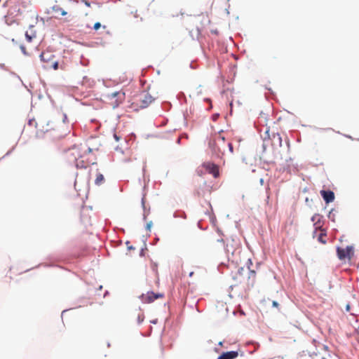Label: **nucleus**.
<instances>
[{
    "instance_id": "nucleus-1",
    "label": "nucleus",
    "mask_w": 359,
    "mask_h": 359,
    "mask_svg": "<svg viewBox=\"0 0 359 359\" xmlns=\"http://www.w3.org/2000/svg\"><path fill=\"white\" fill-rule=\"evenodd\" d=\"M91 151L92 149L86 145L74 146L68 151L69 160L74 161V164H76L78 168H86L88 165V161L86 157Z\"/></svg>"
},
{
    "instance_id": "nucleus-2",
    "label": "nucleus",
    "mask_w": 359,
    "mask_h": 359,
    "mask_svg": "<svg viewBox=\"0 0 359 359\" xmlns=\"http://www.w3.org/2000/svg\"><path fill=\"white\" fill-rule=\"evenodd\" d=\"M255 272L249 268H239L236 278L240 283H245L250 287H252L255 284Z\"/></svg>"
},
{
    "instance_id": "nucleus-3",
    "label": "nucleus",
    "mask_w": 359,
    "mask_h": 359,
    "mask_svg": "<svg viewBox=\"0 0 359 359\" xmlns=\"http://www.w3.org/2000/svg\"><path fill=\"white\" fill-rule=\"evenodd\" d=\"M41 60L43 62V67L47 69H53L57 70L59 69V62L55 58L53 53L46 51L41 54Z\"/></svg>"
},
{
    "instance_id": "nucleus-4",
    "label": "nucleus",
    "mask_w": 359,
    "mask_h": 359,
    "mask_svg": "<svg viewBox=\"0 0 359 359\" xmlns=\"http://www.w3.org/2000/svg\"><path fill=\"white\" fill-rule=\"evenodd\" d=\"M266 140H271V145L273 148H280L283 146V140L278 133L270 132L269 128H266L264 132V141Z\"/></svg>"
},
{
    "instance_id": "nucleus-5",
    "label": "nucleus",
    "mask_w": 359,
    "mask_h": 359,
    "mask_svg": "<svg viewBox=\"0 0 359 359\" xmlns=\"http://www.w3.org/2000/svg\"><path fill=\"white\" fill-rule=\"evenodd\" d=\"M337 252L339 260H351L353 256V248L352 246H348L345 248L338 247Z\"/></svg>"
},
{
    "instance_id": "nucleus-6",
    "label": "nucleus",
    "mask_w": 359,
    "mask_h": 359,
    "mask_svg": "<svg viewBox=\"0 0 359 359\" xmlns=\"http://www.w3.org/2000/svg\"><path fill=\"white\" fill-rule=\"evenodd\" d=\"M109 100H112L111 104L114 107H117L122 103L125 99V93L122 90L114 91L108 95Z\"/></svg>"
},
{
    "instance_id": "nucleus-7",
    "label": "nucleus",
    "mask_w": 359,
    "mask_h": 359,
    "mask_svg": "<svg viewBox=\"0 0 359 359\" xmlns=\"http://www.w3.org/2000/svg\"><path fill=\"white\" fill-rule=\"evenodd\" d=\"M164 297L163 293H154L153 292H148L145 294H142L140 299H142L144 303H153L154 300L157 299H163Z\"/></svg>"
},
{
    "instance_id": "nucleus-8",
    "label": "nucleus",
    "mask_w": 359,
    "mask_h": 359,
    "mask_svg": "<svg viewBox=\"0 0 359 359\" xmlns=\"http://www.w3.org/2000/svg\"><path fill=\"white\" fill-rule=\"evenodd\" d=\"M153 101L152 96L147 93H143L139 96L138 105L140 108H147Z\"/></svg>"
},
{
    "instance_id": "nucleus-9",
    "label": "nucleus",
    "mask_w": 359,
    "mask_h": 359,
    "mask_svg": "<svg viewBox=\"0 0 359 359\" xmlns=\"http://www.w3.org/2000/svg\"><path fill=\"white\" fill-rule=\"evenodd\" d=\"M203 167L210 175H213L214 178L219 177V167L217 165H215L211 162H205L203 164Z\"/></svg>"
},
{
    "instance_id": "nucleus-10",
    "label": "nucleus",
    "mask_w": 359,
    "mask_h": 359,
    "mask_svg": "<svg viewBox=\"0 0 359 359\" xmlns=\"http://www.w3.org/2000/svg\"><path fill=\"white\" fill-rule=\"evenodd\" d=\"M320 195L322 196L325 203H330L334 200V194L332 191H320Z\"/></svg>"
},
{
    "instance_id": "nucleus-11",
    "label": "nucleus",
    "mask_w": 359,
    "mask_h": 359,
    "mask_svg": "<svg viewBox=\"0 0 359 359\" xmlns=\"http://www.w3.org/2000/svg\"><path fill=\"white\" fill-rule=\"evenodd\" d=\"M35 127L37 128L39 131H41V132L44 133L45 134L48 135L49 136H53V138L55 140H58L62 137V135L58 134V133L57 131H55L54 129H50V130L46 129V130H43V129L39 128V126L38 123H36V126H35Z\"/></svg>"
},
{
    "instance_id": "nucleus-12",
    "label": "nucleus",
    "mask_w": 359,
    "mask_h": 359,
    "mask_svg": "<svg viewBox=\"0 0 359 359\" xmlns=\"http://www.w3.org/2000/svg\"><path fill=\"white\" fill-rule=\"evenodd\" d=\"M238 355V351H227L224 352L217 358V359H234L237 358Z\"/></svg>"
},
{
    "instance_id": "nucleus-13",
    "label": "nucleus",
    "mask_w": 359,
    "mask_h": 359,
    "mask_svg": "<svg viewBox=\"0 0 359 359\" xmlns=\"http://www.w3.org/2000/svg\"><path fill=\"white\" fill-rule=\"evenodd\" d=\"M51 10L52 12L54 13L55 15H56V17H57L58 15L64 16L67 14V13L63 11V9L60 8V6L58 5H54L53 6H52Z\"/></svg>"
},
{
    "instance_id": "nucleus-14",
    "label": "nucleus",
    "mask_w": 359,
    "mask_h": 359,
    "mask_svg": "<svg viewBox=\"0 0 359 359\" xmlns=\"http://www.w3.org/2000/svg\"><path fill=\"white\" fill-rule=\"evenodd\" d=\"M322 219V216L319 214H314L312 216L311 220L314 222V225L316 226V229H320V221Z\"/></svg>"
},
{
    "instance_id": "nucleus-15",
    "label": "nucleus",
    "mask_w": 359,
    "mask_h": 359,
    "mask_svg": "<svg viewBox=\"0 0 359 359\" xmlns=\"http://www.w3.org/2000/svg\"><path fill=\"white\" fill-rule=\"evenodd\" d=\"M320 231H321V233H319L318 236V241L319 243H321L323 244L327 243V241L325 239V238L327 236V233H325L324 229H319Z\"/></svg>"
},
{
    "instance_id": "nucleus-16",
    "label": "nucleus",
    "mask_w": 359,
    "mask_h": 359,
    "mask_svg": "<svg viewBox=\"0 0 359 359\" xmlns=\"http://www.w3.org/2000/svg\"><path fill=\"white\" fill-rule=\"evenodd\" d=\"M104 178L102 174H97V177L95 179V184L96 185L100 186L104 183Z\"/></svg>"
},
{
    "instance_id": "nucleus-17",
    "label": "nucleus",
    "mask_w": 359,
    "mask_h": 359,
    "mask_svg": "<svg viewBox=\"0 0 359 359\" xmlns=\"http://www.w3.org/2000/svg\"><path fill=\"white\" fill-rule=\"evenodd\" d=\"M143 320H144V315H143V313H140L137 316V322L140 324V323H142Z\"/></svg>"
},
{
    "instance_id": "nucleus-18",
    "label": "nucleus",
    "mask_w": 359,
    "mask_h": 359,
    "mask_svg": "<svg viewBox=\"0 0 359 359\" xmlns=\"http://www.w3.org/2000/svg\"><path fill=\"white\" fill-rule=\"evenodd\" d=\"M328 218L330 219L333 222L334 221V215L333 209L329 212Z\"/></svg>"
},
{
    "instance_id": "nucleus-19",
    "label": "nucleus",
    "mask_w": 359,
    "mask_h": 359,
    "mask_svg": "<svg viewBox=\"0 0 359 359\" xmlns=\"http://www.w3.org/2000/svg\"><path fill=\"white\" fill-rule=\"evenodd\" d=\"M114 138L115 140H116V142H118L119 140H122L123 139V136L121 135H118L117 133H114Z\"/></svg>"
},
{
    "instance_id": "nucleus-20",
    "label": "nucleus",
    "mask_w": 359,
    "mask_h": 359,
    "mask_svg": "<svg viewBox=\"0 0 359 359\" xmlns=\"http://www.w3.org/2000/svg\"><path fill=\"white\" fill-rule=\"evenodd\" d=\"M100 27V22H95L93 25V29L95 30H97Z\"/></svg>"
},
{
    "instance_id": "nucleus-21",
    "label": "nucleus",
    "mask_w": 359,
    "mask_h": 359,
    "mask_svg": "<svg viewBox=\"0 0 359 359\" xmlns=\"http://www.w3.org/2000/svg\"><path fill=\"white\" fill-rule=\"evenodd\" d=\"M25 37H27V40L29 41V42H31L32 40V37L30 36L29 35H28L27 33H25Z\"/></svg>"
},
{
    "instance_id": "nucleus-22",
    "label": "nucleus",
    "mask_w": 359,
    "mask_h": 359,
    "mask_svg": "<svg viewBox=\"0 0 359 359\" xmlns=\"http://www.w3.org/2000/svg\"><path fill=\"white\" fill-rule=\"evenodd\" d=\"M228 146H229L230 152H233V145H232V143H229Z\"/></svg>"
},
{
    "instance_id": "nucleus-23",
    "label": "nucleus",
    "mask_w": 359,
    "mask_h": 359,
    "mask_svg": "<svg viewBox=\"0 0 359 359\" xmlns=\"http://www.w3.org/2000/svg\"><path fill=\"white\" fill-rule=\"evenodd\" d=\"M217 140L218 141L224 142V137H222V136L219 135L218 137H217Z\"/></svg>"
},
{
    "instance_id": "nucleus-24",
    "label": "nucleus",
    "mask_w": 359,
    "mask_h": 359,
    "mask_svg": "<svg viewBox=\"0 0 359 359\" xmlns=\"http://www.w3.org/2000/svg\"><path fill=\"white\" fill-rule=\"evenodd\" d=\"M21 50L23 53V54L25 55H27V53H26V50H25V48L24 47V46H21Z\"/></svg>"
},
{
    "instance_id": "nucleus-25",
    "label": "nucleus",
    "mask_w": 359,
    "mask_h": 359,
    "mask_svg": "<svg viewBox=\"0 0 359 359\" xmlns=\"http://www.w3.org/2000/svg\"><path fill=\"white\" fill-rule=\"evenodd\" d=\"M273 306L275 307V308H278V303L277 302L273 301Z\"/></svg>"
},
{
    "instance_id": "nucleus-26",
    "label": "nucleus",
    "mask_w": 359,
    "mask_h": 359,
    "mask_svg": "<svg viewBox=\"0 0 359 359\" xmlns=\"http://www.w3.org/2000/svg\"><path fill=\"white\" fill-rule=\"evenodd\" d=\"M128 244H129V242H127V245H128ZM128 250H134L135 249L134 247L129 246V245H128Z\"/></svg>"
},
{
    "instance_id": "nucleus-27",
    "label": "nucleus",
    "mask_w": 359,
    "mask_h": 359,
    "mask_svg": "<svg viewBox=\"0 0 359 359\" xmlns=\"http://www.w3.org/2000/svg\"><path fill=\"white\" fill-rule=\"evenodd\" d=\"M196 194H197V196H203V194L201 192H200L199 191H197Z\"/></svg>"
},
{
    "instance_id": "nucleus-28",
    "label": "nucleus",
    "mask_w": 359,
    "mask_h": 359,
    "mask_svg": "<svg viewBox=\"0 0 359 359\" xmlns=\"http://www.w3.org/2000/svg\"><path fill=\"white\" fill-rule=\"evenodd\" d=\"M193 276V272H191V273H189V276Z\"/></svg>"
},
{
    "instance_id": "nucleus-29",
    "label": "nucleus",
    "mask_w": 359,
    "mask_h": 359,
    "mask_svg": "<svg viewBox=\"0 0 359 359\" xmlns=\"http://www.w3.org/2000/svg\"><path fill=\"white\" fill-rule=\"evenodd\" d=\"M60 68H61V69H64V67H63L62 65H61V67H60Z\"/></svg>"
},
{
    "instance_id": "nucleus-30",
    "label": "nucleus",
    "mask_w": 359,
    "mask_h": 359,
    "mask_svg": "<svg viewBox=\"0 0 359 359\" xmlns=\"http://www.w3.org/2000/svg\"><path fill=\"white\" fill-rule=\"evenodd\" d=\"M347 310H348V311L349 310V306H347Z\"/></svg>"
}]
</instances>
